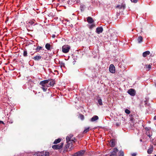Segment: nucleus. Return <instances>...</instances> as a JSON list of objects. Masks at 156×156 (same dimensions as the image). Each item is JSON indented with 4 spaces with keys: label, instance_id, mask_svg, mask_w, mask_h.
<instances>
[{
    "label": "nucleus",
    "instance_id": "nucleus-1",
    "mask_svg": "<svg viewBox=\"0 0 156 156\" xmlns=\"http://www.w3.org/2000/svg\"><path fill=\"white\" fill-rule=\"evenodd\" d=\"M49 153L48 152H35L34 156H49Z\"/></svg>",
    "mask_w": 156,
    "mask_h": 156
},
{
    "label": "nucleus",
    "instance_id": "nucleus-2",
    "mask_svg": "<svg viewBox=\"0 0 156 156\" xmlns=\"http://www.w3.org/2000/svg\"><path fill=\"white\" fill-rule=\"evenodd\" d=\"M47 80H48V85H46L47 87H53L55 84V80L53 79L50 78L48 79Z\"/></svg>",
    "mask_w": 156,
    "mask_h": 156
},
{
    "label": "nucleus",
    "instance_id": "nucleus-3",
    "mask_svg": "<svg viewBox=\"0 0 156 156\" xmlns=\"http://www.w3.org/2000/svg\"><path fill=\"white\" fill-rule=\"evenodd\" d=\"M70 48V47L69 45H64L62 47V51L64 53H67L69 52Z\"/></svg>",
    "mask_w": 156,
    "mask_h": 156
},
{
    "label": "nucleus",
    "instance_id": "nucleus-4",
    "mask_svg": "<svg viewBox=\"0 0 156 156\" xmlns=\"http://www.w3.org/2000/svg\"><path fill=\"white\" fill-rule=\"evenodd\" d=\"M63 145V143H61L60 144L53 145L52 146V148L55 150H58L61 149Z\"/></svg>",
    "mask_w": 156,
    "mask_h": 156
},
{
    "label": "nucleus",
    "instance_id": "nucleus-5",
    "mask_svg": "<svg viewBox=\"0 0 156 156\" xmlns=\"http://www.w3.org/2000/svg\"><path fill=\"white\" fill-rule=\"evenodd\" d=\"M118 149L115 147L113 149V151L111 152V154L109 156H117V153L118 152Z\"/></svg>",
    "mask_w": 156,
    "mask_h": 156
},
{
    "label": "nucleus",
    "instance_id": "nucleus-6",
    "mask_svg": "<svg viewBox=\"0 0 156 156\" xmlns=\"http://www.w3.org/2000/svg\"><path fill=\"white\" fill-rule=\"evenodd\" d=\"M48 80H44L41 81L39 83V84L42 87H46V85H48Z\"/></svg>",
    "mask_w": 156,
    "mask_h": 156
},
{
    "label": "nucleus",
    "instance_id": "nucleus-7",
    "mask_svg": "<svg viewBox=\"0 0 156 156\" xmlns=\"http://www.w3.org/2000/svg\"><path fill=\"white\" fill-rule=\"evenodd\" d=\"M128 93L132 96H134L135 95L136 91L133 89H130L128 91Z\"/></svg>",
    "mask_w": 156,
    "mask_h": 156
},
{
    "label": "nucleus",
    "instance_id": "nucleus-8",
    "mask_svg": "<svg viewBox=\"0 0 156 156\" xmlns=\"http://www.w3.org/2000/svg\"><path fill=\"white\" fill-rule=\"evenodd\" d=\"M109 71L112 73H115V69L114 65L112 64L110 65L109 67Z\"/></svg>",
    "mask_w": 156,
    "mask_h": 156
},
{
    "label": "nucleus",
    "instance_id": "nucleus-9",
    "mask_svg": "<svg viewBox=\"0 0 156 156\" xmlns=\"http://www.w3.org/2000/svg\"><path fill=\"white\" fill-rule=\"evenodd\" d=\"M103 29L102 27H98L96 29V32L98 34L101 33L103 31Z\"/></svg>",
    "mask_w": 156,
    "mask_h": 156
},
{
    "label": "nucleus",
    "instance_id": "nucleus-10",
    "mask_svg": "<svg viewBox=\"0 0 156 156\" xmlns=\"http://www.w3.org/2000/svg\"><path fill=\"white\" fill-rule=\"evenodd\" d=\"M126 7V5L124 4H122L120 5H117L116 7V8H119V9H123L124 10Z\"/></svg>",
    "mask_w": 156,
    "mask_h": 156
},
{
    "label": "nucleus",
    "instance_id": "nucleus-11",
    "mask_svg": "<svg viewBox=\"0 0 156 156\" xmlns=\"http://www.w3.org/2000/svg\"><path fill=\"white\" fill-rule=\"evenodd\" d=\"M67 144L65 145V149L63 151L64 152L67 151V149L70 146V142H66Z\"/></svg>",
    "mask_w": 156,
    "mask_h": 156
},
{
    "label": "nucleus",
    "instance_id": "nucleus-12",
    "mask_svg": "<svg viewBox=\"0 0 156 156\" xmlns=\"http://www.w3.org/2000/svg\"><path fill=\"white\" fill-rule=\"evenodd\" d=\"M42 58V57L39 55H36L34 57L33 59L35 61H39Z\"/></svg>",
    "mask_w": 156,
    "mask_h": 156
},
{
    "label": "nucleus",
    "instance_id": "nucleus-13",
    "mask_svg": "<svg viewBox=\"0 0 156 156\" xmlns=\"http://www.w3.org/2000/svg\"><path fill=\"white\" fill-rule=\"evenodd\" d=\"M87 20L88 23H92L94 22V20L90 16L87 17Z\"/></svg>",
    "mask_w": 156,
    "mask_h": 156
},
{
    "label": "nucleus",
    "instance_id": "nucleus-14",
    "mask_svg": "<svg viewBox=\"0 0 156 156\" xmlns=\"http://www.w3.org/2000/svg\"><path fill=\"white\" fill-rule=\"evenodd\" d=\"M99 119L98 116L97 115H94L90 119V121L92 122L95 121Z\"/></svg>",
    "mask_w": 156,
    "mask_h": 156
},
{
    "label": "nucleus",
    "instance_id": "nucleus-15",
    "mask_svg": "<svg viewBox=\"0 0 156 156\" xmlns=\"http://www.w3.org/2000/svg\"><path fill=\"white\" fill-rule=\"evenodd\" d=\"M85 152L84 150H81L77 152V154H78L79 156H83Z\"/></svg>",
    "mask_w": 156,
    "mask_h": 156
},
{
    "label": "nucleus",
    "instance_id": "nucleus-16",
    "mask_svg": "<svg viewBox=\"0 0 156 156\" xmlns=\"http://www.w3.org/2000/svg\"><path fill=\"white\" fill-rule=\"evenodd\" d=\"M109 144L111 147H115V141L113 139L111 140Z\"/></svg>",
    "mask_w": 156,
    "mask_h": 156
},
{
    "label": "nucleus",
    "instance_id": "nucleus-17",
    "mask_svg": "<svg viewBox=\"0 0 156 156\" xmlns=\"http://www.w3.org/2000/svg\"><path fill=\"white\" fill-rule=\"evenodd\" d=\"M150 54V52L149 51H147L144 52L143 53V56L144 57H146Z\"/></svg>",
    "mask_w": 156,
    "mask_h": 156
},
{
    "label": "nucleus",
    "instance_id": "nucleus-18",
    "mask_svg": "<svg viewBox=\"0 0 156 156\" xmlns=\"http://www.w3.org/2000/svg\"><path fill=\"white\" fill-rule=\"evenodd\" d=\"M51 45L49 43H47L45 45V47L48 50H50V49L51 48Z\"/></svg>",
    "mask_w": 156,
    "mask_h": 156
},
{
    "label": "nucleus",
    "instance_id": "nucleus-19",
    "mask_svg": "<svg viewBox=\"0 0 156 156\" xmlns=\"http://www.w3.org/2000/svg\"><path fill=\"white\" fill-rule=\"evenodd\" d=\"M143 39L142 37L141 36H139L137 39L138 43H141L143 41Z\"/></svg>",
    "mask_w": 156,
    "mask_h": 156
},
{
    "label": "nucleus",
    "instance_id": "nucleus-20",
    "mask_svg": "<svg viewBox=\"0 0 156 156\" xmlns=\"http://www.w3.org/2000/svg\"><path fill=\"white\" fill-rule=\"evenodd\" d=\"M145 66L146 67V69L147 70L149 71V70L151 68V65H146Z\"/></svg>",
    "mask_w": 156,
    "mask_h": 156
},
{
    "label": "nucleus",
    "instance_id": "nucleus-21",
    "mask_svg": "<svg viewBox=\"0 0 156 156\" xmlns=\"http://www.w3.org/2000/svg\"><path fill=\"white\" fill-rule=\"evenodd\" d=\"M153 151V147H150L149 148L147 151V152L148 154H151Z\"/></svg>",
    "mask_w": 156,
    "mask_h": 156
},
{
    "label": "nucleus",
    "instance_id": "nucleus-22",
    "mask_svg": "<svg viewBox=\"0 0 156 156\" xmlns=\"http://www.w3.org/2000/svg\"><path fill=\"white\" fill-rule=\"evenodd\" d=\"M66 142H69L70 141L71 142V141H74L73 140H71V138L69 137V136H67L66 138Z\"/></svg>",
    "mask_w": 156,
    "mask_h": 156
},
{
    "label": "nucleus",
    "instance_id": "nucleus-23",
    "mask_svg": "<svg viewBox=\"0 0 156 156\" xmlns=\"http://www.w3.org/2000/svg\"><path fill=\"white\" fill-rule=\"evenodd\" d=\"M61 141V139L60 138H58L57 139H56L54 141V144H57L58 143H59V142H60V141Z\"/></svg>",
    "mask_w": 156,
    "mask_h": 156
},
{
    "label": "nucleus",
    "instance_id": "nucleus-24",
    "mask_svg": "<svg viewBox=\"0 0 156 156\" xmlns=\"http://www.w3.org/2000/svg\"><path fill=\"white\" fill-rule=\"evenodd\" d=\"M34 23V21L31 20H30L29 21H28V23H27V24H28L29 26H31L33 25Z\"/></svg>",
    "mask_w": 156,
    "mask_h": 156
},
{
    "label": "nucleus",
    "instance_id": "nucleus-25",
    "mask_svg": "<svg viewBox=\"0 0 156 156\" xmlns=\"http://www.w3.org/2000/svg\"><path fill=\"white\" fill-rule=\"evenodd\" d=\"M80 8L81 11H84L85 8V6L83 5H81L80 6Z\"/></svg>",
    "mask_w": 156,
    "mask_h": 156
},
{
    "label": "nucleus",
    "instance_id": "nucleus-26",
    "mask_svg": "<svg viewBox=\"0 0 156 156\" xmlns=\"http://www.w3.org/2000/svg\"><path fill=\"white\" fill-rule=\"evenodd\" d=\"M89 129H90L89 127L85 128V129L83 131V133H87V132H88L89 131Z\"/></svg>",
    "mask_w": 156,
    "mask_h": 156
},
{
    "label": "nucleus",
    "instance_id": "nucleus-27",
    "mask_svg": "<svg viewBox=\"0 0 156 156\" xmlns=\"http://www.w3.org/2000/svg\"><path fill=\"white\" fill-rule=\"evenodd\" d=\"M42 47L41 46H38L36 48L35 50L37 51H39L40 50L42 49Z\"/></svg>",
    "mask_w": 156,
    "mask_h": 156
},
{
    "label": "nucleus",
    "instance_id": "nucleus-28",
    "mask_svg": "<svg viewBox=\"0 0 156 156\" xmlns=\"http://www.w3.org/2000/svg\"><path fill=\"white\" fill-rule=\"evenodd\" d=\"M98 102L99 105H102V101L101 98L98 99Z\"/></svg>",
    "mask_w": 156,
    "mask_h": 156
},
{
    "label": "nucleus",
    "instance_id": "nucleus-29",
    "mask_svg": "<svg viewBox=\"0 0 156 156\" xmlns=\"http://www.w3.org/2000/svg\"><path fill=\"white\" fill-rule=\"evenodd\" d=\"M95 27V24L93 23L91 25H90L89 27V28L90 29H92L94 27Z\"/></svg>",
    "mask_w": 156,
    "mask_h": 156
},
{
    "label": "nucleus",
    "instance_id": "nucleus-30",
    "mask_svg": "<svg viewBox=\"0 0 156 156\" xmlns=\"http://www.w3.org/2000/svg\"><path fill=\"white\" fill-rule=\"evenodd\" d=\"M27 52L26 51H24L23 53V55L24 57H26L27 56Z\"/></svg>",
    "mask_w": 156,
    "mask_h": 156
},
{
    "label": "nucleus",
    "instance_id": "nucleus-31",
    "mask_svg": "<svg viewBox=\"0 0 156 156\" xmlns=\"http://www.w3.org/2000/svg\"><path fill=\"white\" fill-rule=\"evenodd\" d=\"M47 87H41V88L42 89H43L44 91L45 92L46 91V90L47 89Z\"/></svg>",
    "mask_w": 156,
    "mask_h": 156
},
{
    "label": "nucleus",
    "instance_id": "nucleus-32",
    "mask_svg": "<svg viewBox=\"0 0 156 156\" xmlns=\"http://www.w3.org/2000/svg\"><path fill=\"white\" fill-rule=\"evenodd\" d=\"M120 154H119V156H124V152L123 151H120Z\"/></svg>",
    "mask_w": 156,
    "mask_h": 156
},
{
    "label": "nucleus",
    "instance_id": "nucleus-33",
    "mask_svg": "<svg viewBox=\"0 0 156 156\" xmlns=\"http://www.w3.org/2000/svg\"><path fill=\"white\" fill-rule=\"evenodd\" d=\"M125 112L127 114H129L130 113V111L128 109L125 110Z\"/></svg>",
    "mask_w": 156,
    "mask_h": 156
},
{
    "label": "nucleus",
    "instance_id": "nucleus-34",
    "mask_svg": "<svg viewBox=\"0 0 156 156\" xmlns=\"http://www.w3.org/2000/svg\"><path fill=\"white\" fill-rule=\"evenodd\" d=\"M80 118L82 120H83L84 119V116L82 114H81L80 115Z\"/></svg>",
    "mask_w": 156,
    "mask_h": 156
},
{
    "label": "nucleus",
    "instance_id": "nucleus-35",
    "mask_svg": "<svg viewBox=\"0 0 156 156\" xmlns=\"http://www.w3.org/2000/svg\"><path fill=\"white\" fill-rule=\"evenodd\" d=\"M69 2H70L71 4L75 2L76 0H69Z\"/></svg>",
    "mask_w": 156,
    "mask_h": 156
},
{
    "label": "nucleus",
    "instance_id": "nucleus-36",
    "mask_svg": "<svg viewBox=\"0 0 156 156\" xmlns=\"http://www.w3.org/2000/svg\"><path fill=\"white\" fill-rule=\"evenodd\" d=\"M132 2L134 3H136L137 2L138 0H131Z\"/></svg>",
    "mask_w": 156,
    "mask_h": 156
},
{
    "label": "nucleus",
    "instance_id": "nucleus-37",
    "mask_svg": "<svg viewBox=\"0 0 156 156\" xmlns=\"http://www.w3.org/2000/svg\"><path fill=\"white\" fill-rule=\"evenodd\" d=\"M120 124H121L120 122H119V123H116L115 125H116V126H119L120 125Z\"/></svg>",
    "mask_w": 156,
    "mask_h": 156
},
{
    "label": "nucleus",
    "instance_id": "nucleus-38",
    "mask_svg": "<svg viewBox=\"0 0 156 156\" xmlns=\"http://www.w3.org/2000/svg\"><path fill=\"white\" fill-rule=\"evenodd\" d=\"M132 156H136V153H133L131 154Z\"/></svg>",
    "mask_w": 156,
    "mask_h": 156
},
{
    "label": "nucleus",
    "instance_id": "nucleus-39",
    "mask_svg": "<svg viewBox=\"0 0 156 156\" xmlns=\"http://www.w3.org/2000/svg\"><path fill=\"white\" fill-rule=\"evenodd\" d=\"M73 156H79L78 154H77V152L75 153Z\"/></svg>",
    "mask_w": 156,
    "mask_h": 156
},
{
    "label": "nucleus",
    "instance_id": "nucleus-40",
    "mask_svg": "<svg viewBox=\"0 0 156 156\" xmlns=\"http://www.w3.org/2000/svg\"><path fill=\"white\" fill-rule=\"evenodd\" d=\"M145 129L146 130H149V129L147 127H146L145 128Z\"/></svg>",
    "mask_w": 156,
    "mask_h": 156
},
{
    "label": "nucleus",
    "instance_id": "nucleus-41",
    "mask_svg": "<svg viewBox=\"0 0 156 156\" xmlns=\"http://www.w3.org/2000/svg\"><path fill=\"white\" fill-rule=\"evenodd\" d=\"M69 137L71 138V139L72 138V137L73 136V135H70L69 136Z\"/></svg>",
    "mask_w": 156,
    "mask_h": 156
},
{
    "label": "nucleus",
    "instance_id": "nucleus-42",
    "mask_svg": "<svg viewBox=\"0 0 156 156\" xmlns=\"http://www.w3.org/2000/svg\"><path fill=\"white\" fill-rule=\"evenodd\" d=\"M55 34H53V35H52V37L53 38H55Z\"/></svg>",
    "mask_w": 156,
    "mask_h": 156
},
{
    "label": "nucleus",
    "instance_id": "nucleus-43",
    "mask_svg": "<svg viewBox=\"0 0 156 156\" xmlns=\"http://www.w3.org/2000/svg\"><path fill=\"white\" fill-rule=\"evenodd\" d=\"M0 123H2L3 124H4V122L2 121H0Z\"/></svg>",
    "mask_w": 156,
    "mask_h": 156
},
{
    "label": "nucleus",
    "instance_id": "nucleus-44",
    "mask_svg": "<svg viewBox=\"0 0 156 156\" xmlns=\"http://www.w3.org/2000/svg\"><path fill=\"white\" fill-rule=\"evenodd\" d=\"M147 136L148 137H149V138H150L151 137V135L150 134H147Z\"/></svg>",
    "mask_w": 156,
    "mask_h": 156
},
{
    "label": "nucleus",
    "instance_id": "nucleus-45",
    "mask_svg": "<svg viewBox=\"0 0 156 156\" xmlns=\"http://www.w3.org/2000/svg\"><path fill=\"white\" fill-rule=\"evenodd\" d=\"M154 119L155 120H156V115L154 116Z\"/></svg>",
    "mask_w": 156,
    "mask_h": 156
},
{
    "label": "nucleus",
    "instance_id": "nucleus-46",
    "mask_svg": "<svg viewBox=\"0 0 156 156\" xmlns=\"http://www.w3.org/2000/svg\"><path fill=\"white\" fill-rule=\"evenodd\" d=\"M76 2H79V0H76Z\"/></svg>",
    "mask_w": 156,
    "mask_h": 156
},
{
    "label": "nucleus",
    "instance_id": "nucleus-47",
    "mask_svg": "<svg viewBox=\"0 0 156 156\" xmlns=\"http://www.w3.org/2000/svg\"><path fill=\"white\" fill-rule=\"evenodd\" d=\"M140 142H142V139H140Z\"/></svg>",
    "mask_w": 156,
    "mask_h": 156
},
{
    "label": "nucleus",
    "instance_id": "nucleus-48",
    "mask_svg": "<svg viewBox=\"0 0 156 156\" xmlns=\"http://www.w3.org/2000/svg\"><path fill=\"white\" fill-rule=\"evenodd\" d=\"M155 86L156 87V83H155Z\"/></svg>",
    "mask_w": 156,
    "mask_h": 156
},
{
    "label": "nucleus",
    "instance_id": "nucleus-49",
    "mask_svg": "<svg viewBox=\"0 0 156 156\" xmlns=\"http://www.w3.org/2000/svg\"><path fill=\"white\" fill-rule=\"evenodd\" d=\"M130 116H133V115H130Z\"/></svg>",
    "mask_w": 156,
    "mask_h": 156
},
{
    "label": "nucleus",
    "instance_id": "nucleus-50",
    "mask_svg": "<svg viewBox=\"0 0 156 156\" xmlns=\"http://www.w3.org/2000/svg\"><path fill=\"white\" fill-rule=\"evenodd\" d=\"M131 120H133V118H131Z\"/></svg>",
    "mask_w": 156,
    "mask_h": 156
},
{
    "label": "nucleus",
    "instance_id": "nucleus-51",
    "mask_svg": "<svg viewBox=\"0 0 156 156\" xmlns=\"http://www.w3.org/2000/svg\"><path fill=\"white\" fill-rule=\"evenodd\" d=\"M154 156H156V155H154Z\"/></svg>",
    "mask_w": 156,
    "mask_h": 156
}]
</instances>
